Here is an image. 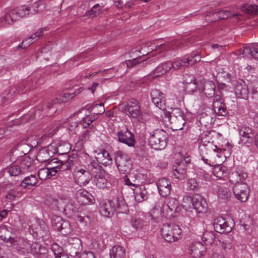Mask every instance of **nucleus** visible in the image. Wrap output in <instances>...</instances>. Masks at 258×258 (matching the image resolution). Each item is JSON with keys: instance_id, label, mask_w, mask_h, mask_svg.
<instances>
[{"instance_id": "f257e3e1", "label": "nucleus", "mask_w": 258, "mask_h": 258, "mask_svg": "<svg viewBox=\"0 0 258 258\" xmlns=\"http://www.w3.org/2000/svg\"><path fill=\"white\" fill-rule=\"evenodd\" d=\"M115 211L121 213L128 211L127 206L123 199L114 198L111 200L103 201L100 204L99 212L104 217H112Z\"/></svg>"}, {"instance_id": "f03ea898", "label": "nucleus", "mask_w": 258, "mask_h": 258, "mask_svg": "<svg viewBox=\"0 0 258 258\" xmlns=\"http://www.w3.org/2000/svg\"><path fill=\"white\" fill-rule=\"evenodd\" d=\"M29 231L34 239L39 241H48L51 237L49 227L42 220H36Z\"/></svg>"}, {"instance_id": "7ed1b4c3", "label": "nucleus", "mask_w": 258, "mask_h": 258, "mask_svg": "<svg viewBox=\"0 0 258 258\" xmlns=\"http://www.w3.org/2000/svg\"><path fill=\"white\" fill-rule=\"evenodd\" d=\"M23 146H24V151H22L26 155L30 150V147L27 143H23V141L17 143V150H22L23 149ZM18 160L19 162V168H17V175L25 174L32 170L33 160L29 156L25 155L20 157L19 159H17Z\"/></svg>"}, {"instance_id": "20e7f679", "label": "nucleus", "mask_w": 258, "mask_h": 258, "mask_svg": "<svg viewBox=\"0 0 258 258\" xmlns=\"http://www.w3.org/2000/svg\"><path fill=\"white\" fill-rule=\"evenodd\" d=\"M178 206V202L175 198H169L168 199L166 204L164 205L162 201H158L155 207L153 209L152 212L155 213L158 211L160 214L163 213V216L167 218H171L174 216V214Z\"/></svg>"}, {"instance_id": "39448f33", "label": "nucleus", "mask_w": 258, "mask_h": 258, "mask_svg": "<svg viewBox=\"0 0 258 258\" xmlns=\"http://www.w3.org/2000/svg\"><path fill=\"white\" fill-rule=\"evenodd\" d=\"M182 230L175 224H164L161 229L162 237L168 242L171 243L181 238Z\"/></svg>"}, {"instance_id": "423d86ee", "label": "nucleus", "mask_w": 258, "mask_h": 258, "mask_svg": "<svg viewBox=\"0 0 258 258\" xmlns=\"http://www.w3.org/2000/svg\"><path fill=\"white\" fill-rule=\"evenodd\" d=\"M166 132L162 130H156L150 134L148 139L149 143L153 149L160 150L167 145Z\"/></svg>"}, {"instance_id": "0eeeda50", "label": "nucleus", "mask_w": 258, "mask_h": 258, "mask_svg": "<svg viewBox=\"0 0 258 258\" xmlns=\"http://www.w3.org/2000/svg\"><path fill=\"white\" fill-rule=\"evenodd\" d=\"M115 161L120 173L127 174L132 169V161L130 157L121 151L115 153Z\"/></svg>"}, {"instance_id": "6e6552de", "label": "nucleus", "mask_w": 258, "mask_h": 258, "mask_svg": "<svg viewBox=\"0 0 258 258\" xmlns=\"http://www.w3.org/2000/svg\"><path fill=\"white\" fill-rule=\"evenodd\" d=\"M64 247L66 251L71 256H76L82 249L81 240L78 237H68L65 240Z\"/></svg>"}, {"instance_id": "1a4fd4ad", "label": "nucleus", "mask_w": 258, "mask_h": 258, "mask_svg": "<svg viewBox=\"0 0 258 258\" xmlns=\"http://www.w3.org/2000/svg\"><path fill=\"white\" fill-rule=\"evenodd\" d=\"M51 221L53 228L62 235H67L71 232V225L68 221L63 220L61 217L55 215L51 217Z\"/></svg>"}, {"instance_id": "9d476101", "label": "nucleus", "mask_w": 258, "mask_h": 258, "mask_svg": "<svg viewBox=\"0 0 258 258\" xmlns=\"http://www.w3.org/2000/svg\"><path fill=\"white\" fill-rule=\"evenodd\" d=\"M233 192L235 198L241 202H245L247 199L249 189L245 182L240 181L233 186Z\"/></svg>"}, {"instance_id": "9b49d317", "label": "nucleus", "mask_w": 258, "mask_h": 258, "mask_svg": "<svg viewBox=\"0 0 258 258\" xmlns=\"http://www.w3.org/2000/svg\"><path fill=\"white\" fill-rule=\"evenodd\" d=\"M74 176L75 181L80 186L86 185L92 178L91 173L82 168H77L75 169Z\"/></svg>"}, {"instance_id": "f8f14e48", "label": "nucleus", "mask_w": 258, "mask_h": 258, "mask_svg": "<svg viewBox=\"0 0 258 258\" xmlns=\"http://www.w3.org/2000/svg\"><path fill=\"white\" fill-rule=\"evenodd\" d=\"M124 111L130 117L137 118L141 113L138 101L134 98L131 99L125 106Z\"/></svg>"}, {"instance_id": "ddd939ff", "label": "nucleus", "mask_w": 258, "mask_h": 258, "mask_svg": "<svg viewBox=\"0 0 258 258\" xmlns=\"http://www.w3.org/2000/svg\"><path fill=\"white\" fill-rule=\"evenodd\" d=\"M214 227L217 232L228 233L232 229L233 222L226 221L222 217H218L214 221Z\"/></svg>"}, {"instance_id": "4468645a", "label": "nucleus", "mask_w": 258, "mask_h": 258, "mask_svg": "<svg viewBox=\"0 0 258 258\" xmlns=\"http://www.w3.org/2000/svg\"><path fill=\"white\" fill-rule=\"evenodd\" d=\"M39 6V0H31L27 6L20 7L17 11V15L22 18L29 14H34L38 11Z\"/></svg>"}, {"instance_id": "2eb2a0df", "label": "nucleus", "mask_w": 258, "mask_h": 258, "mask_svg": "<svg viewBox=\"0 0 258 258\" xmlns=\"http://www.w3.org/2000/svg\"><path fill=\"white\" fill-rule=\"evenodd\" d=\"M192 207L197 213H205L208 210V204L205 198L200 195L194 194Z\"/></svg>"}, {"instance_id": "dca6fc26", "label": "nucleus", "mask_w": 258, "mask_h": 258, "mask_svg": "<svg viewBox=\"0 0 258 258\" xmlns=\"http://www.w3.org/2000/svg\"><path fill=\"white\" fill-rule=\"evenodd\" d=\"M56 150L54 146L51 144L46 147L41 149L38 153L36 156L37 160L41 162L44 163L49 161L51 157L56 153Z\"/></svg>"}, {"instance_id": "f3484780", "label": "nucleus", "mask_w": 258, "mask_h": 258, "mask_svg": "<svg viewBox=\"0 0 258 258\" xmlns=\"http://www.w3.org/2000/svg\"><path fill=\"white\" fill-rule=\"evenodd\" d=\"M117 135L119 142L125 144L129 147L134 146L136 143L134 135L127 128L118 132Z\"/></svg>"}, {"instance_id": "a211bd4d", "label": "nucleus", "mask_w": 258, "mask_h": 258, "mask_svg": "<svg viewBox=\"0 0 258 258\" xmlns=\"http://www.w3.org/2000/svg\"><path fill=\"white\" fill-rule=\"evenodd\" d=\"M234 92L236 96L240 98L247 99L249 94V90L245 81L238 79L234 84Z\"/></svg>"}, {"instance_id": "6ab92c4d", "label": "nucleus", "mask_w": 258, "mask_h": 258, "mask_svg": "<svg viewBox=\"0 0 258 258\" xmlns=\"http://www.w3.org/2000/svg\"><path fill=\"white\" fill-rule=\"evenodd\" d=\"M156 184L161 196L167 197L170 195L171 189V182L167 178H160L156 181Z\"/></svg>"}, {"instance_id": "aec40b11", "label": "nucleus", "mask_w": 258, "mask_h": 258, "mask_svg": "<svg viewBox=\"0 0 258 258\" xmlns=\"http://www.w3.org/2000/svg\"><path fill=\"white\" fill-rule=\"evenodd\" d=\"M152 102L155 105L161 110H165V100L163 94L159 90L154 89L151 92Z\"/></svg>"}, {"instance_id": "412c9836", "label": "nucleus", "mask_w": 258, "mask_h": 258, "mask_svg": "<svg viewBox=\"0 0 258 258\" xmlns=\"http://www.w3.org/2000/svg\"><path fill=\"white\" fill-rule=\"evenodd\" d=\"M242 54L243 57H252L255 60H258V48L252 45L243 46L237 54Z\"/></svg>"}, {"instance_id": "4be33fe9", "label": "nucleus", "mask_w": 258, "mask_h": 258, "mask_svg": "<svg viewBox=\"0 0 258 258\" xmlns=\"http://www.w3.org/2000/svg\"><path fill=\"white\" fill-rule=\"evenodd\" d=\"M206 246L201 242H194L190 248V254L193 258H200L206 252Z\"/></svg>"}, {"instance_id": "5701e85b", "label": "nucleus", "mask_w": 258, "mask_h": 258, "mask_svg": "<svg viewBox=\"0 0 258 258\" xmlns=\"http://www.w3.org/2000/svg\"><path fill=\"white\" fill-rule=\"evenodd\" d=\"M186 162L181 160L173 166V172L175 178L180 179L184 178L186 172Z\"/></svg>"}, {"instance_id": "b1692460", "label": "nucleus", "mask_w": 258, "mask_h": 258, "mask_svg": "<svg viewBox=\"0 0 258 258\" xmlns=\"http://www.w3.org/2000/svg\"><path fill=\"white\" fill-rule=\"evenodd\" d=\"M201 87L199 88L200 92L203 93L207 97H213L215 92V85L212 81H206L203 83L200 82Z\"/></svg>"}, {"instance_id": "393cba45", "label": "nucleus", "mask_w": 258, "mask_h": 258, "mask_svg": "<svg viewBox=\"0 0 258 258\" xmlns=\"http://www.w3.org/2000/svg\"><path fill=\"white\" fill-rule=\"evenodd\" d=\"M78 202L81 205L93 203L94 199L91 194L84 189L79 190L77 194Z\"/></svg>"}, {"instance_id": "a878e982", "label": "nucleus", "mask_w": 258, "mask_h": 258, "mask_svg": "<svg viewBox=\"0 0 258 258\" xmlns=\"http://www.w3.org/2000/svg\"><path fill=\"white\" fill-rule=\"evenodd\" d=\"M31 250L36 258H48V250L44 246L37 243L32 244Z\"/></svg>"}, {"instance_id": "bb28decb", "label": "nucleus", "mask_w": 258, "mask_h": 258, "mask_svg": "<svg viewBox=\"0 0 258 258\" xmlns=\"http://www.w3.org/2000/svg\"><path fill=\"white\" fill-rule=\"evenodd\" d=\"M32 248V245L29 243L27 238L23 237H19L17 239V252L20 254L28 253Z\"/></svg>"}, {"instance_id": "cd10ccee", "label": "nucleus", "mask_w": 258, "mask_h": 258, "mask_svg": "<svg viewBox=\"0 0 258 258\" xmlns=\"http://www.w3.org/2000/svg\"><path fill=\"white\" fill-rule=\"evenodd\" d=\"M27 218L25 216H19L17 221V236L18 235H26L30 231Z\"/></svg>"}, {"instance_id": "c85d7f7f", "label": "nucleus", "mask_w": 258, "mask_h": 258, "mask_svg": "<svg viewBox=\"0 0 258 258\" xmlns=\"http://www.w3.org/2000/svg\"><path fill=\"white\" fill-rule=\"evenodd\" d=\"M38 182L37 178L35 175H31L25 177L21 181L19 186L17 187V190L19 188L30 189L36 185Z\"/></svg>"}, {"instance_id": "c756f323", "label": "nucleus", "mask_w": 258, "mask_h": 258, "mask_svg": "<svg viewBox=\"0 0 258 258\" xmlns=\"http://www.w3.org/2000/svg\"><path fill=\"white\" fill-rule=\"evenodd\" d=\"M96 159L97 162L105 166L112 164V160L108 151L102 150L98 153Z\"/></svg>"}, {"instance_id": "7c9ffc66", "label": "nucleus", "mask_w": 258, "mask_h": 258, "mask_svg": "<svg viewBox=\"0 0 258 258\" xmlns=\"http://www.w3.org/2000/svg\"><path fill=\"white\" fill-rule=\"evenodd\" d=\"M229 181L235 185L240 183V181H243L247 177V174L241 171L232 172L229 174Z\"/></svg>"}, {"instance_id": "2f4dec72", "label": "nucleus", "mask_w": 258, "mask_h": 258, "mask_svg": "<svg viewBox=\"0 0 258 258\" xmlns=\"http://www.w3.org/2000/svg\"><path fill=\"white\" fill-rule=\"evenodd\" d=\"M134 194L137 202H142L148 199V192L144 186H137L134 189Z\"/></svg>"}, {"instance_id": "473e14b6", "label": "nucleus", "mask_w": 258, "mask_h": 258, "mask_svg": "<svg viewBox=\"0 0 258 258\" xmlns=\"http://www.w3.org/2000/svg\"><path fill=\"white\" fill-rule=\"evenodd\" d=\"M171 61H166L159 65L153 71L154 77H158L164 75L172 69Z\"/></svg>"}, {"instance_id": "72a5a7b5", "label": "nucleus", "mask_w": 258, "mask_h": 258, "mask_svg": "<svg viewBox=\"0 0 258 258\" xmlns=\"http://www.w3.org/2000/svg\"><path fill=\"white\" fill-rule=\"evenodd\" d=\"M109 254L111 258H126L124 248L120 245L113 246Z\"/></svg>"}, {"instance_id": "f704fd0d", "label": "nucleus", "mask_w": 258, "mask_h": 258, "mask_svg": "<svg viewBox=\"0 0 258 258\" xmlns=\"http://www.w3.org/2000/svg\"><path fill=\"white\" fill-rule=\"evenodd\" d=\"M85 109L88 111L89 112H93L95 115L101 114L105 112V108L103 103L90 105H88L81 110H84Z\"/></svg>"}, {"instance_id": "c9c22d12", "label": "nucleus", "mask_w": 258, "mask_h": 258, "mask_svg": "<svg viewBox=\"0 0 258 258\" xmlns=\"http://www.w3.org/2000/svg\"><path fill=\"white\" fill-rule=\"evenodd\" d=\"M67 160L61 161L59 163L62 170H66L70 169L72 166L76 164L78 161V157L76 154H73L72 156L68 155Z\"/></svg>"}, {"instance_id": "e433bc0d", "label": "nucleus", "mask_w": 258, "mask_h": 258, "mask_svg": "<svg viewBox=\"0 0 258 258\" xmlns=\"http://www.w3.org/2000/svg\"><path fill=\"white\" fill-rule=\"evenodd\" d=\"M184 42H181L180 41H176L174 42H172L166 44H160V45H158L156 46V49H161L164 51L168 50L170 49H174L180 46V45L181 44H183L184 43H188V38H187L183 40Z\"/></svg>"}, {"instance_id": "4c0bfd02", "label": "nucleus", "mask_w": 258, "mask_h": 258, "mask_svg": "<svg viewBox=\"0 0 258 258\" xmlns=\"http://www.w3.org/2000/svg\"><path fill=\"white\" fill-rule=\"evenodd\" d=\"M7 200V205L8 206L7 209L10 212L15 206V199L16 198V191L13 188L7 191V194L6 196Z\"/></svg>"}, {"instance_id": "58836bf2", "label": "nucleus", "mask_w": 258, "mask_h": 258, "mask_svg": "<svg viewBox=\"0 0 258 258\" xmlns=\"http://www.w3.org/2000/svg\"><path fill=\"white\" fill-rule=\"evenodd\" d=\"M88 171L91 173V175L93 176L103 173L104 171L97 161H93L88 164Z\"/></svg>"}, {"instance_id": "ea45409f", "label": "nucleus", "mask_w": 258, "mask_h": 258, "mask_svg": "<svg viewBox=\"0 0 258 258\" xmlns=\"http://www.w3.org/2000/svg\"><path fill=\"white\" fill-rule=\"evenodd\" d=\"M217 192L219 198L228 200L231 195L230 189L224 185H218Z\"/></svg>"}, {"instance_id": "a19ab883", "label": "nucleus", "mask_w": 258, "mask_h": 258, "mask_svg": "<svg viewBox=\"0 0 258 258\" xmlns=\"http://www.w3.org/2000/svg\"><path fill=\"white\" fill-rule=\"evenodd\" d=\"M213 173L217 178H221L226 175L227 168L221 164L216 165L213 168Z\"/></svg>"}, {"instance_id": "79ce46f5", "label": "nucleus", "mask_w": 258, "mask_h": 258, "mask_svg": "<svg viewBox=\"0 0 258 258\" xmlns=\"http://www.w3.org/2000/svg\"><path fill=\"white\" fill-rule=\"evenodd\" d=\"M186 55L184 56L182 58H177L174 60L173 62H171L172 69L173 70H178L181 69L182 67H187L189 66L187 64Z\"/></svg>"}, {"instance_id": "37998d69", "label": "nucleus", "mask_w": 258, "mask_h": 258, "mask_svg": "<svg viewBox=\"0 0 258 258\" xmlns=\"http://www.w3.org/2000/svg\"><path fill=\"white\" fill-rule=\"evenodd\" d=\"M105 172L98 174L95 176L94 181L96 185L100 188H103L106 186L107 180L104 177Z\"/></svg>"}, {"instance_id": "c03bdc74", "label": "nucleus", "mask_w": 258, "mask_h": 258, "mask_svg": "<svg viewBox=\"0 0 258 258\" xmlns=\"http://www.w3.org/2000/svg\"><path fill=\"white\" fill-rule=\"evenodd\" d=\"M131 226L135 230H141L145 226V222L141 218L133 217L130 221Z\"/></svg>"}, {"instance_id": "a18cd8bd", "label": "nucleus", "mask_w": 258, "mask_h": 258, "mask_svg": "<svg viewBox=\"0 0 258 258\" xmlns=\"http://www.w3.org/2000/svg\"><path fill=\"white\" fill-rule=\"evenodd\" d=\"M213 109L216 114L218 116H226L228 113L225 105L221 103L220 105H218L216 104V102H214Z\"/></svg>"}, {"instance_id": "49530a36", "label": "nucleus", "mask_w": 258, "mask_h": 258, "mask_svg": "<svg viewBox=\"0 0 258 258\" xmlns=\"http://www.w3.org/2000/svg\"><path fill=\"white\" fill-rule=\"evenodd\" d=\"M201 238L205 244H211L214 242L215 236L213 232L206 231L203 233Z\"/></svg>"}, {"instance_id": "de8ad7c7", "label": "nucleus", "mask_w": 258, "mask_h": 258, "mask_svg": "<svg viewBox=\"0 0 258 258\" xmlns=\"http://www.w3.org/2000/svg\"><path fill=\"white\" fill-rule=\"evenodd\" d=\"M170 121L171 123L173 124L174 130H182L185 123V118H181L180 117L178 118H173V119L170 120Z\"/></svg>"}, {"instance_id": "09e8293b", "label": "nucleus", "mask_w": 258, "mask_h": 258, "mask_svg": "<svg viewBox=\"0 0 258 258\" xmlns=\"http://www.w3.org/2000/svg\"><path fill=\"white\" fill-rule=\"evenodd\" d=\"M242 10L248 14H255L258 13V6L255 5L244 4L242 7Z\"/></svg>"}, {"instance_id": "8fccbe9b", "label": "nucleus", "mask_w": 258, "mask_h": 258, "mask_svg": "<svg viewBox=\"0 0 258 258\" xmlns=\"http://www.w3.org/2000/svg\"><path fill=\"white\" fill-rule=\"evenodd\" d=\"M101 13V10L99 4L94 5L90 10L87 11L85 16L94 17L99 15Z\"/></svg>"}, {"instance_id": "3c124183", "label": "nucleus", "mask_w": 258, "mask_h": 258, "mask_svg": "<svg viewBox=\"0 0 258 258\" xmlns=\"http://www.w3.org/2000/svg\"><path fill=\"white\" fill-rule=\"evenodd\" d=\"M213 15L217 17L219 19H225L230 17L235 16L236 15L233 13L227 10H221L218 12H215Z\"/></svg>"}, {"instance_id": "603ef678", "label": "nucleus", "mask_w": 258, "mask_h": 258, "mask_svg": "<svg viewBox=\"0 0 258 258\" xmlns=\"http://www.w3.org/2000/svg\"><path fill=\"white\" fill-rule=\"evenodd\" d=\"M54 149L56 150V153L62 155L66 154H68L71 150V145L68 143H65L63 145H59L57 148L54 146Z\"/></svg>"}, {"instance_id": "864d4df0", "label": "nucleus", "mask_w": 258, "mask_h": 258, "mask_svg": "<svg viewBox=\"0 0 258 258\" xmlns=\"http://www.w3.org/2000/svg\"><path fill=\"white\" fill-rule=\"evenodd\" d=\"M141 58L137 57L135 58H133V59L127 60L124 62H123L121 63L120 67L121 68L127 67V68H132L135 66L137 64L140 63L142 61H140Z\"/></svg>"}, {"instance_id": "5fc2aeb1", "label": "nucleus", "mask_w": 258, "mask_h": 258, "mask_svg": "<svg viewBox=\"0 0 258 258\" xmlns=\"http://www.w3.org/2000/svg\"><path fill=\"white\" fill-rule=\"evenodd\" d=\"M215 133L214 131L208 132L203 135L201 138V143L206 146L208 143L213 142L212 134Z\"/></svg>"}, {"instance_id": "6e6d98bb", "label": "nucleus", "mask_w": 258, "mask_h": 258, "mask_svg": "<svg viewBox=\"0 0 258 258\" xmlns=\"http://www.w3.org/2000/svg\"><path fill=\"white\" fill-rule=\"evenodd\" d=\"M188 188L189 190L198 191L200 187V183L196 179L190 178L187 182Z\"/></svg>"}, {"instance_id": "4d7b16f0", "label": "nucleus", "mask_w": 258, "mask_h": 258, "mask_svg": "<svg viewBox=\"0 0 258 258\" xmlns=\"http://www.w3.org/2000/svg\"><path fill=\"white\" fill-rule=\"evenodd\" d=\"M193 196L192 197L185 195L183 196L182 200V206L183 208L187 210L192 207Z\"/></svg>"}, {"instance_id": "13d9d810", "label": "nucleus", "mask_w": 258, "mask_h": 258, "mask_svg": "<svg viewBox=\"0 0 258 258\" xmlns=\"http://www.w3.org/2000/svg\"><path fill=\"white\" fill-rule=\"evenodd\" d=\"M200 87V82H198L197 81H196L184 86V88L185 90L188 93H192L196 91L197 90H199V88Z\"/></svg>"}, {"instance_id": "bf43d9fd", "label": "nucleus", "mask_w": 258, "mask_h": 258, "mask_svg": "<svg viewBox=\"0 0 258 258\" xmlns=\"http://www.w3.org/2000/svg\"><path fill=\"white\" fill-rule=\"evenodd\" d=\"M81 91L82 88H79L78 90L75 91L73 93H64L61 96L62 101L64 102L68 101L74 98L76 95L79 94Z\"/></svg>"}, {"instance_id": "052dcab7", "label": "nucleus", "mask_w": 258, "mask_h": 258, "mask_svg": "<svg viewBox=\"0 0 258 258\" xmlns=\"http://www.w3.org/2000/svg\"><path fill=\"white\" fill-rule=\"evenodd\" d=\"M51 249L53 252L55 258H61L64 256L62 254V249L57 244L54 243L51 245Z\"/></svg>"}, {"instance_id": "680f3d73", "label": "nucleus", "mask_w": 258, "mask_h": 258, "mask_svg": "<svg viewBox=\"0 0 258 258\" xmlns=\"http://www.w3.org/2000/svg\"><path fill=\"white\" fill-rule=\"evenodd\" d=\"M186 59L189 66H192L201 60V56L198 54L186 55Z\"/></svg>"}, {"instance_id": "e2e57ef3", "label": "nucleus", "mask_w": 258, "mask_h": 258, "mask_svg": "<svg viewBox=\"0 0 258 258\" xmlns=\"http://www.w3.org/2000/svg\"><path fill=\"white\" fill-rule=\"evenodd\" d=\"M180 117L181 118H184V113L179 108H174L170 113V120L173 119V118H178Z\"/></svg>"}, {"instance_id": "0e129e2a", "label": "nucleus", "mask_w": 258, "mask_h": 258, "mask_svg": "<svg viewBox=\"0 0 258 258\" xmlns=\"http://www.w3.org/2000/svg\"><path fill=\"white\" fill-rule=\"evenodd\" d=\"M238 132L240 138L244 137L252 133V130L249 127L246 126H239Z\"/></svg>"}, {"instance_id": "69168bd1", "label": "nucleus", "mask_w": 258, "mask_h": 258, "mask_svg": "<svg viewBox=\"0 0 258 258\" xmlns=\"http://www.w3.org/2000/svg\"><path fill=\"white\" fill-rule=\"evenodd\" d=\"M49 169L48 168H43L38 171V176L41 180H46L49 179Z\"/></svg>"}, {"instance_id": "338daca9", "label": "nucleus", "mask_w": 258, "mask_h": 258, "mask_svg": "<svg viewBox=\"0 0 258 258\" xmlns=\"http://www.w3.org/2000/svg\"><path fill=\"white\" fill-rule=\"evenodd\" d=\"M95 128L93 125L90 126L88 130H87L83 135V138L81 139L82 142H86L90 136L94 133Z\"/></svg>"}, {"instance_id": "774afa93", "label": "nucleus", "mask_w": 258, "mask_h": 258, "mask_svg": "<svg viewBox=\"0 0 258 258\" xmlns=\"http://www.w3.org/2000/svg\"><path fill=\"white\" fill-rule=\"evenodd\" d=\"M52 202L53 204H54L58 209H62L65 212V207L64 206V198H60L59 199H53Z\"/></svg>"}]
</instances>
